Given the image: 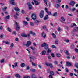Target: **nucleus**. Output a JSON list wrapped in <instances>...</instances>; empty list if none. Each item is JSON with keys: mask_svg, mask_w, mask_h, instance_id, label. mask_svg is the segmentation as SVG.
Wrapping results in <instances>:
<instances>
[{"mask_svg": "<svg viewBox=\"0 0 78 78\" xmlns=\"http://www.w3.org/2000/svg\"><path fill=\"white\" fill-rule=\"evenodd\" d=\"M31 17L33 20H34V21L36 19V14L35 13H33L32 14Z\"/></svg>", "mask_w": 78, "mask_h": 78, "instance_id": "obj_1", "label": "nucleus"}, {"mask_svg": "<svg viewBox=\"0 0 78 78\" xmlns=\"http://www.w3.org/2000/svg\"><path fill=\"white\" fill-rule=\"evenodd\" d=\"M44 12L43 10L41 11L39 14L40 18H42L44 17Z\"/></svg>", "mask_w": 78, "mask_h": 78, "instance_id": "obj_2", "label": "nucleus"}, {"mask_svg": "<svg viewBox=\"0 0 78 78\" xmlns=\"http://www.w3.org/2000/svg\"><path fill=\"white\" fill-rule=\"evenodd\" d=\"M16 30H17V31L19 30H20V26L19 25V24L17 22H16Z\"/></svg>", "mask_w": 78, "mask_h": 78, "instance_id": "obj_3", "label": "nucleus"}, {"mask_svg": "<svg viewBox=\"0 0 78 78\" xmlns=\"http://www.w3.org/2000/svg\"><path fill=\"white\" fill-rule=\"evenodd\" d=\"M31 42L30 41H28L27 44H25V45L26 47H29V46H30L31 45Z\"/></svg>", "mask_w": 78, "mask_h": 78, "instance_id": "obj_4", "label": "nucleus"}, {"mask_svg": "<svg viewBox=\"0 0 78 78\" xmlns=\"http://www.w3.org/2000/svg\"><path fill=\"white\" fill-rule=\"evenodd\" d=\"M45 10L46 12L48 14V15H51V12H48V10L47 8H45Z\"/></svg>", "mask_w": 78, "mask_h": 78, "instance_id": "obj_5", "label": "nucleus"}, {"mask_svg": "<svg viewBox=\"0 0 78 78\" xmlns=\"http://www.w3.org/2000/svg\"><path fill=\"white\" fill-rule=\"evenodd\" d=\"M10 4L13 5H15L16 3L14 2V0H10Z\"/></svg>", "mask_w": 78, "mask_h": 78, "instance_id": "obj_6", "label": "nucleus"}, {"mask_svg": "<svg viewBox=\"0 0 78 78\" xmlns=\"http://www.w3.org/2000/svg\"><path fill=\"white\" fill-rule=\"evenodd\" d=\"M9 15H8L6 16H5L4 18L6 22H7V20L6 19H9Z\"/></svg>", "mask_w": 78, "mask_h": 78, "instance_id": "obj_7", "label": "nucleus"}, {"mask_svg": "<svg viewBox=\"0 0 78 78\" xmlns=\"http://www.w3.org/2000/svg\"><path fill=\"white\" fill-rule=\"evenodd\" d=\"M27 5H28V6L29 7V10H31V9H32V5H31V4L29 3H27Z\"/></svg>", "mask_w": 78, "mask_h": 78, "instance_id": "obj_8", "label": "nucleus"}, {"mask_svg": "<svg viewBox=\"0 0 78 78\" xmlns=\"http://www.w3.org/2000/svg\"><path fill=\"white\" fill-rule=\"evenodd\" d=\"M75 4V2L74 1H72L70 2L69 5L72 6H74Z\"/></svg>", "mask_w": 78, "mask_h": 78, "instance_id": "obj_9", "label": "nucleus"}, {"mask_svg": "<svg viewBox=\"0 0 78 78\" xmlns=\"http://www.w3.org/2000/svg\"><path fill=\"white\" fill-rule=\"evenodd\" d=\"M21 36H22V37H27V34L24 33L22 34H21Z\"/></svg>", "mask_w": 78, "mask_h": 78, "instance_id": "obj_10", "label": "nucleus"}, {"mask_svg": "<svg viewBox=\"0 0 78 78\" xmlns=\"http://www.w3.org/2000/svg\"><path fill=\"white\" fill-rule=\"evenodd\" d=\"M41 35L43 38H45L46 37V34L44 32L42 33Z\"/></svg>", "mask_w": 78, "mask_h": 78, "instance_id": "obj_11", "label": "nucleus"}, {"mask_svg": "<svg viewBox=\"0 0 78 78\" xmlns=\"http://www.w3.org/2000/svg\"><path fill=\"white\" fill-rule=\"evenodd\" d=\"M45 53H46V51L45 50H43L42 51V55L43 56H44V55H45Z\"/></svg>", "mask_w": 78, "mask_h": 78, "instance_id": "obj_12", "label": "nucleus"}, {"mask_svg": "<svg viewBox=\"0 0 78 78\" xmlns=\"http://www.w3.org/2000/svg\"><path fill=\"white\" fill-rule=\"evenodd\" d=\"M14 10H15L16 11H20V9L18 8V7H15L14 8Z\"/></svg>", "mask_w": 78, "mask_h": 78, "instance_id": "obj_13", "label": "nucleus"}, {"mask_svg": "<svg viewBox=\"0 0 78 78\" xmlns=\"http://www.w3.org/2000/svg\"><path fill=\"white\" fill-rule=\"evenodd\" d=\"M34 21V23L35 24V25H38V24H39V21L37 20H35Z\"/></svg>", "mask_w": 78, "mask_h": 78, "instance_id": "obj_14", "label": "nucleus"}, {"mask_svg": "<svg viewBox=\"0 0 78 78\" xmlns=\"http://www.w3.org/2000/svg\"><path fill=\"white\" fill-rule=\"evenodd\" d=\"M31 77L32 78H37V77H36V75L34 74H31Z\"/></svg>", "mask_w": 78, "mask_h": 78, "instance_id": "obj_15", "label": "nucleus"}, {"mask_svg": "<svg viewBox=\"0 0 78 78\" xmlns=\"http://www.w3.org/2000/svg\"><path fill=\"white\" fill-rule=\"evenodd\" d=\"M72 64V63H69V62H66V66H70Z\"/></svg>", "mask_w": 78, "mask_h": 78, "instance_id": "obj_16", "label": "nucleus"}, {"mask_svg": "<svg viewBox=\"0 0 78 78\" xmlns=\"http://www.w3.org/2000/svg\"><path fill=\"white\" fill-rule=\"evenodd\" d=\"M49 73L51 75H54V72L53 71L50 72Z\"/></svg>", "mask_w": 78, "mask_h": 78, "instance_id": "obj_17", "label": "nucleus"}, {"mask_svg": "<svg viewBox=\"0 0 78 78\" xmlns=\"http://www.w3.org/2000/svg\"><path fill=\"white\" fill-rule=\"evenodd\" d=\"M47 45V44L45 43H44L42 45H41V46L42 47H45Z\"/></svg>", "mask_w": 78, "mask_h": 78, "instance_id": "obj_18", "label": "nucleus"}, {"mask_svg": "<svg viewBox=\"0 0 78 78\" xmlns=\"http://www.w3.org/2000/svg\"><path fill=\"white\" fill-rule=\"evenodd\" d=\"M20 66L21 67H24L25 66V63H22L21 64Z\"/></svg>", "mask_w": 78, "mask_h": 78, "instance_id": "obj_19", "label": "nucleus"}, {"mask_svg": "<svg viewBox=\"0 0 78 78\" xmlns=\"http://www.w3.org/2000/svg\"><path fill=\"white\" fill-rule=\"evenodd\" d=\"M48 44H46L44 48L46 49V50H48Z\"/></svg>", "mask_w": 78, "mask_h": 78, "instance_id": "obj_20", "label": "nucleus"}, {"mask_svg": "<svg viewBox=\"0 0 78 78\" xmlns=\"http://www.w3.org/2000/svg\"><path fill=\"white\" fill-rule=\"evenodd\" d=\"M34 2L35 3V5H39V3H38V2L34 0Z\"/></svg>", "mask_w": 78, "mask_h": 78, "instance_id": "obj_21", "label": "nucleus"}, {"mask_svg": "<svg viewBox=\"0 0 78 78\" xmlns=\"http://www.w3.org/2000/svg\"><path fill=\"white\" fill-rule=\"evenodd\" d=\"M15 76L16 77V78H20V76L18 74H16L15 75Z\"/></svg>", "mask_w": 78, "mask_h": 78, "instance_id": "obj_22", "label": "nucleus"}, {"mask_svg": "<svg viewBox=\"0 0 78 78\" xmlns=\"http://www.w3.org/2000/svg\"><path fill=\"white\" fill-rule=\"evenodd\" d=\"M49 66L50 68H53V65L51 63L49 64Z\"/></svg>", "mask_w": 78, "mask_h": 78, "instance_id": "obj_23", "label": "nucleus"}, {"mask_svg": "<svg viewBox=\"0 0 78 78\" xmlns=\"http://www.w3.org/2000/svg\"><path fill=\"white\" fill-rule=\"evenodd\" d=\"M57 14H58V13L55 12L53 14V16H54V17H56V16H57Z\"/></svg>", "mask_w": 78, "mask_h": 78, "instance_id": "obj_24", "label": "nucleus"}, {"mask_svg": "<svg viewBox=\"0 0 78 78\" xmlns=\"http://www.w3.org/2000/svg\"><path fill=\"white\" fill-rule=\"evenodd\" d=\"M48 15H46L44 18V20H47V19H48Z\"/></svg>", "mask_w": 78, "mask_h": 78, "instance_id": "obj_25", "label": "nucleus"}, {"mask_svg": "<svg viewBox=\"0 0 78 78\" xmlns=\"http://www.w3.org/2000/svg\"><path fill=\"white\" fill-rule=\"evenodd\" d=\"M7 9V7H5V8H3L2 9L3 11H6V9Z\"/></svg>", "mask_w": 78, "mask_h": 78, "instance_id": "obj_26", "label": "nucleus"}, {"mask_svg": "<svg viewBox=\"0 0 78 78\" xmlns=\"http://www.w3.org/2000/svg\"><path fill=\"white\" fill-rule=\"evenodd\" d=\"M75 66L78 69V63H75Z\"/></svg>", "mask_w": 78, "mask_h": 78, "instance_id": "obj_27", "label": "nucleus"}, {"mask_svg": "<svg viewBox=\"0 0 78 78\" xmlns=\"http://www.w3.org/2000/svg\"><path fill=\"white\" fill-rule=\"evenodd\" d=\"M64 51L66 54H67L68 55H69V51H68L67 50H65Z\"/></svg>", "mask_w": 78, "mask_h": 78, "instance_id": "obj_28", "label": "nucleus"}, {"mask_svg": "<svg viewBox=\"0 0 78 78\" xmlns=\"http://www.w3.org/2000/svg\"><path fill=\"white\" fill-rule=\"evenodd\" d=\"M23 23L24 24H25V25H28V22H27L25 21H23Z\"/></svg>", "mask_w": 78, "mask_h": 78, "instance_id": "obj_29", "label": "nucleus"}, {"mask_svg": "<svg viewBox=\"0 0 78 78\" xmlns=\"http://www.w3.org/2000/svg\"><path fill=\"white\" fill-rule=\"evenodd\" d=\"M56 55L57 57H60L61 56L60 54H57Z\"/></svg>", "mask_w": 78, "mask_h": 78, "instance_id": "obj_30", "label": "nucleus"}, {"mask_svg": "<svg viewBox=\"0 0 78 78\" xmlns=\"http://www.w3.org/2000/svg\"><path fill=\"white\" fill-rule=\"evenodd\" d=\"M54 63L55 65H57L58 64V62L57 61H55L54 62Z\"/></svg>", "mask_w": 78, "mask_h": 78, "instance_id": "obj_31", "label": "nucleus"}, {"mask_svg": "<svg viewBox=\"0 0 78 78\" xmlns=\"http://www.w3.org/2000/svg\"><path fill=\"white\" fill-rule=\"evenodd\" d=\"M8 31H9V32H11V29H10L8 27L7 28Z\"/></svg>", "mask_w": 78, "mask_h": 78, "instance_id": "obj_32", "label": "nucleus"}, {"mask_svg": "<svg viewBox=\"0 0 78 78\" xmlns=\"http://www.w3.org/2000/svg\"><path fill=\"white\" fill-rule=\"evenodd\" d=\"M13 47H14V43H12L10 45V47H11V48H12Z\"/></svg>", "mask_w": 78, "mask_h": 78, "instance_id": "obj_33", "label": "nucleus"}, {"mask_svg": "<svg viewBox=\"0 0 78 78\" xmlns=\"http://www.w3.org/2000/svg\"><path fill=\"white\" fill-rule=\"evenodd\" d=\"M51 50H50V49H48V50H47V53H51Z\"/></svg>", "mask_w": 78, "mask_h": 78, "instance_id": "obj_34", "label": "nucleus"}, {"mask_svg": "<svg viewBox=\"0 0 78 78\" xmlns=\"http://www.w3.org/2000/svg\"><path fill=\"white\" fill-rule=\"evenodd\" d=\"M1 63H4L5 62V60L4 59H2L0 61Z\"/></svg>", "mask_w": 78, "mask_h": 78, "instance_id": "obj_35", "label": "nucleus"}, {"mask_svg": "<svg viewBox=\"0 0 78 78\" xmlns=\"http://www.w3.org/2000/svg\"><path fill=\"white\" fill-rule=\"evenodd\" d=\"M55 43L56 44V45H58V41L57 40L55 41Z\"/></svg>", "mask_w": 78, "mask_h": 78, "instance_id": "obj_36", "label": "nucleus"}, {"mask_svg": "<svg viewBox=\"0 0 78 78\" xmlns=\"http://www.w3.org/2000/svg\"><path fill=\"white\" fill-rule=\"evenodd\" d=\"M45 3L46 4V5H47V2H48V1L47 0H43Z\"/></svg>", "mask_w": 78, "mask_h": 78, "instance_id": "obj_37", "label": "nucleus"}, {"mask_svg": "<svg viewBox=\"0 0 78 78\" xmlns=\"http://www.w3.org/2000/svg\"><path fill=\"white\" fill-rule=\"evenodd\" d=\"M61 19L62 20H63V22L65 21V19L63 17H61Z\"/></svg>", "mask_w": 78, "mask_h": 78, "instance_id": "obj_38", "label": "nucleus"}, {"mask_svg": "<svg viewBox=\"0 0 78 78\" xmlns=\"http://www.w3.org/2000/svg\"><path fill=\"white\" fill-rule=\"evenodd\" d=\"M27 37L29 38L31 37V35H30V34H27Z\"/></svg>", "mask_w": 78, "mask_h": 78, "instance_id": "obj_39", "label": "nucleus"}, {"mask_svg": "<svg viewBox=\"0 0 78 78\" xmlns=\"http://www.w3.org/2000/svg\"><path fill=\"white\" fill-rule=\"evenodd\" d=\"M52 36H53V37H54V38H56V35H55L54 33L52 34Z\"/></svg>", "mask_w": 78, "mask_h": 78, "instance_id": "obj_40", "label": "nucleus"}, {"mask_svg": "<svg viewBox=\"0 0 78 78\" xmlns=\"http://www.w3.org/2000/svg\"><path fill=\"white\" fill-rule=\"evenodd\" d=\"M14 17L15 19H17V18H18V17L16 15H14Z\"/></svg>", "mask_w": 78, "mask_h": 78, "instance_id": "obj_41", "label": "nucleus"}, {"mask_svg": "<svg viewBox=\"0 0 78 78\" xmlns=\"http://www.w3.org/2000/svg\"><path fill=\"white\" fill-rule=\"evenodd\" d=\"M16 34H17V33H16V32L15 31H13L12 33V34H14L15 35H16Z\"/></svg>", "mask_w": 78, "mask_h": 78, "instance_id": "obj_42", "label": "nucleus"}, {"mask_svg": "<svg viewBox=\"0 0 78 78\" xmlns=\"http://www.w3.org/2000/svg\"><path fill=\"white\" fill-rule=\"evenodd\" d=\"M75 51L76 53H78V49L77 48H75Z\"/></svg>", "mask_w": 78, "mask_h": 78, "instance_id": "obj_43", "label": "nucleus"}, {"mask_svg": "<svg viewBox=\"0 0 78 78\" xmlns=\"http://www.w3.org/2000/svg\"><path fill=\"white\" fill-rule=\"evenodd\" d=\"M30 25H31V26H33V25H34V24L32 22H31L30 23Z\"/></svg>", "mask_w": 78, "mask_h": 78, "instance_id": "obj_44", "label": "nucleus"}, {"mask_svg": "<svg viewBox=\"0 0 78 78\" xmlns=\"http://www.w3.org/2000/svg\"><path fill=\"white\" fill-rule=\"evenodd\" d=\"M59 6V4H56L55 5V7L56 8H58Z\"/></svg>", "mask_w": 78, "mask_h": 78, "instance_id": "obj_45", "label": "nucleus"}, {"mask_svg": "<svg viewBox=\"0 0 78 78\" xmlns=\"http://www.w3.org/2000/svg\"><path fill=\"white\" fill-rule=\"evenodd\" d=\"M51 56L53 57V58H54V57H55V55H54V53H51Z\"/></svg>", "mask_w": 78, "mask_h": 78, "instance_id": "obj_46", "label": "nucleus"}, {"mask_svg": "<svg viewBox=\"0 0 78 78\" xmlns=\"http://www.w3.org/2000/svg\"><path fill=\"white\" fill-rule=\"evenodd\" d=\"M73 73H71L70 74H69V76H73Z\"/></svg>", "mask_w": 78, "mask_h": 78, "instance_id": "obj_47", "label": "nucleus"}, {"mask_svg": "<svg viewBox=\"0 0 78 78\" xmlns=\"http://www.w3.org/2000/svg\"><path fill=\"white\" fill-rule=\"evenodd\" d=\"M71 47L72 48H71V49L72 50H73V47H74V45L73 44H72L71 46Z\"/></svg>", "mask_w": 78, "mask_h": 78, "instance_id": "obj_48", "label": "nucleus"}, {"mask_svg": "<svg viewBox=\"0 0 78 78\" xmlns=\"http://www.w3.org/2000/svg\"><path fill=\"white\" fill-rule=\"evenodd\" d=\"M14 66H15V67H17V63L16 62V63H15Z\"/></svg>", "mask_w": 78, "mask_h": 78, "instance_id": "obj_49", "label": "nucleus"}, {"mask_svg": "<svg viewBox=\"0 0 78 78\" xmlns=\"http://www.w3.org/2000/svg\"><path fill=\"white\" fill-rule=\"evenodd\" d=\"M32 64L33 66H36V64L33 62H32Z\"/></svg>", "mask_w": 78, "mask_h": 78, "instance_id": "obj_50", "label": "nucleus"}, {"mask_svg": "<svg viewBox=\"0 0 78 78\" xmlns=\"http://www.w3.org/2000/svg\"><path fill=\"white\" fill-rule=\"evenodd\" d=\"M65 70L66 72H69V69L68 68H66Z\"/></svg>", "mask_w": 78, "mask_h": 78, "instance_id": "obj_51", "label": "nucleus"}, {"mask_svg": "<svg viewBox=\"0 0 78 78\" xmlns=\"http://www.w3.org/2000/svg\"><path fill=\"white\" fill-rule=\"evenodd\" d=\"M52 75H49V78H53V77L52 76Z\"/></svg>", "mask_w": 78, "mask_h": 78, "instance_id": "obj_52", "label": "nucleus"}, {"mask_svg": "<svg viewBox=\"0 0 78 78\" xmlns=\"http://www.w3.org/2000/svg\"><path fill=\"white\" fill-rule=\"evenodd\" d=\"M0 37L1 38V39H2L3 37V35H1L0 36Z\"/></svg>", "mask_w": 78, "mask_h": 78, "instance_id": "obj_53", "label": "nucleus"}, {"mask_svg": "<svg viewBox=\"0 0 78 78\" xmlns=\"http://www.w3.org/2000/svg\"><path fill=\"white\" fill-rule=\"evenodd\" d=\"M29 58H30V59H33L34 58V57L32 56H31V57H30Z\"/></svg>", "mask_w": 78, "mask_h": 78, "instance_id": "obj_54", "label": "nucleus"}, {"mask_svg": "<svg viewBox=\"0 0 78 78\" xmlns=\"http://www.w3.org/2000/svg\"><path fill=\"white\" fill-rule=\"evenodd\" d=\"M31 71H32V72H35V69H33L31 70Z\"/></svg>", "mask_w": 78, "mask_h": 78, "instance_id": "obj_55", "label": "nucleus"}, {"mask_svg": "<svg viewBox=\"0 0 78 78\" xmlns=\"http://www.w3.org/2000/svg\"><path fill=\"white\" fill-rule=\"evenodd\" d=\"M52 48H56V46L54 45H53L52 46Z\"/></svg>", "mask_w": 78, "mask_h": 78, "instance_id": "obj_56", "label": "nucleus"}, {"mask_svg": "<svg viewBox=\"0 0 78 78\" xmlns=\"http://www.w3.org/2000/svg\"><path fill=\"white\" fill-rule=\"evenodd\" d=\"M69 7H68V5H66V6L65 7V8L66 9H67V8H68Z\"/></svg>", "mask_w": 78, "mask_h": 78, "instance_id": "obj_57", "label": "nucleus"}, {"mask_svg": "<svg viewBox=\"0 0 78 78\" xmlns=\"http://www.w3.org/2000/svg\"><path fill=\"white\" fill-rule=\"evenodd\" d=\"M30 48L32 50H34V48L33 47H32V46L30 47Z\"/></svg>", "mask_w": 78, "mask_h": 78, "instance_id": "obj_58", "label": "nucleus"}, {"mask_svg": "<svg viewBox=\"0 0 78 78\" xmlns=\"http://www.w3.org/2000/svg\"><path fill=\"white\" fill-rule=\"evenodd\" d=\"M58 31H61V28L60 27H59L58 30Z\"/></svg>", "mask_w": 78, "mask_h": 78, "instance_id": "obj_59", "label": "nucleus"}, {"mask_svg": "<svg viewBox=\"0 0 78 78\" xmlns=\"http://www.w3.org/2000/svg\"><path fill=\"white\" fill-rule=\"evenodd\" d=\"M65 42H69V40H65Z\"/></svg>", "mask_w": 78, "mask_h": 78, "instance_id": "obj_60", "label": "nucleus"}, {"mask_svg": "<svg viewBox=\"0 0 78 78\" xmlns=\"http://www.w3.org/2000/svg\"><path fill=\"white\" fill-rule=\"evenodd\" d=\"M29 69H30V67L29 66H27V67L26 69L29 70Z\"/></svg>", "mask_w": 78, "mask_h": 78, "instance_id": "obj_61", "label": "nucleus"}, {"mask_svg": "<svg viewBox=\"0 0 78 78\" xmlns=\"http://www.w3.org/2000/svg\"><path fill=\"white\" fill-rule=\"evenodd\" d=\"M22 14H24V13H25V11H24L23 10H22Z\"/></svg>", "mask_w": 78, "mask_h": 78, "instance_id": "obj_62", "label": "nucleus"}, {"mask_svg": "<svg viewBox=\"0 0 78 78\" xmlns=\"http://www.w3.org/2000/svg\"><path fill=\"white\" fill-rule=\"evenodd\" d=\"M24 77H25V78H30L29 76H24Z\"/></svg>", "mask_w": 78, "mask_h": 78, "instance_id": "obj_63", "label": "nucleus"}, {"mask_svg": "<svg viewBox=\"0 0 78 78\" xmlns=\"http://www.w3.org/2000/svg\"><path fill=\"white\" fill-rule=\"evenodd\" d=\"M48 59H51V57L50 56H48Z\"/></svg>", "mask_w": 78, "mask_h": 78, "instance_id": "obj_64", "label": "nucleus"}]
</instances>
